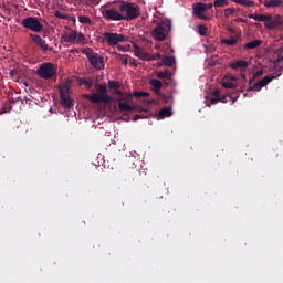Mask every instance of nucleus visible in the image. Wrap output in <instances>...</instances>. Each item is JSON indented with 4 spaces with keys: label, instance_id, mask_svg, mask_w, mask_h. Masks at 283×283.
I'll return each mask as SVG.
<instances>
[{
    "label": "nucleus",
    "instance_id": "50",
    "mask_svg": "<svg viewBox=\"0 0 283 283\" xmlns=\"http://www.w3.org/2000/svg\"><path fill=\"white\" fill-rule=\"evenodd\" d=\"M230 81H238V77L235 75H231Z\"/></svg>",
    "mask_w": 283,
    "mask_h": 283
},
{
    "label": "nucleus",
    "instance_id": "18",
    "mask_svg": "<svg viewBox=\"0 0 283 283\" xmlns=\"http://www.w3.org/2000/svg\"><path fill=\"white\" fill-rule=\"evenodd\" d=\"M134 54L142 61H149V53L143 51V49L137 44H134Z\"/></svg>",
    "mask_w": 283,
    "mask_h": 283
},
{
    "label": "nucleus",
    "instance_id": "43",
    "mask_svg": "<svg viewBox=\"0 0 283 283\" xmlns=\"http://www.w3.org/2000/svg\"><path fill=\"white\" fill-rule=\"evenodd\" d=\"M171 82H172V77H170V78H164V83H165V85H170L171 84Z\"/></svg>",
    "mask_w": 283,
    "mask_h": 283
},
{
    "label": "nucleus",
    "instance_id": "33",
    "mask_svg": "<svg viewBox=\"0 0 283 283\" xmlns=\"http://www.w3.org/2000/svg\"><path fill=\"white\" fill-rule=\"evenodd\" d=\"M208 28L203 24L198 25V32L201 36H205L207 34Z\"/></svg>",
    "mask_w": 283,
    "mask_h": 283
},
{
    "label": "nucleus",
    "instance_id": "35",
    "mask_svg": "<svg viewBox=\"0 0 283 283\" xmlns=\"http://www.w3.org/2000/svg\"><path fill=\"white\" fill-rule=\"evenodd\" d=\"M160 57H161L160 53L149 54V61H158V59Z\"/></svg>",
    "mask_w": 283,
    "mask_h": 283
},
{
    "label": "nucleus",
    "instance_id": "8",
    "mask_svg": "<svg viewBox=\"0 0 283 283\" xmlns=\"http://www.w3.org/2000/svg\"><path fill=\"white\" fill-rule=\"evenodd\" d=\"M62 40L70 44H81L85 41L84 33H77L76 30H70L63 34Z\"/></svg>",
    "mask_w": 283,
    "mask_h": 283
},
{
    "label": "nucleus",
    "instance_id": "3",
    "mask_svg": "<svg viewBox=\"0 0 283 283\" xmlns=\"http://www.w3.org/2000/svg\"><path fill=\"white\" fill-rule=\"evenodd\" d=\"M119 13H122L124 21H133L140 17V8L134 3L122 1Z\"/></svg>",
    "mask_w": 283,
    "mask_h": 283
},
{
    "label": "nucleus",
    "instance_id": "32",
    "mask_svg": "<svg viewBox=\"0 0 283 283\" xmlns=\"http://www.w3.org/2000/svg\"><path fill=\"white\" fill-rule=\"evenodd\" d=\"M54 17L57 18V19H62V20H69L70 19V15L64 14V13H62L60 11H55L54 12Z\"/></svg>",
    "mask_w": 283,
    "mask_h": 283
},
{
    "label": "nucleus",
    "instance_id": "31",
    "mask_svg": "<svg viewBox=\"0 0 283 283\" xmlns=\"http://www.w3.org/2000/svg\"><path fill=\"white\" fill-rule=\"evenodd\" d=\"M117 59H119V61L122 62L123 66H127L128 65V57H127V55L117 54Z\"/></svg>",
    "mask_w": 283,
    "mask_h": 283
},
{
    "label": "nucleus",
    "instance_id": "2",
    "mask_svg": "<svg viewBox=\"0 0 283 283\" xmlns=\"http://www.w3.org/2000/svg\"><path fill=\"white\" fill-rule=\"evenodd\" d=\"M96 93L93 94H83L82 97L84 99L90 101L93 104H108L112 102V97L108 95V88L106 84H96L95 85Z\"/></svg>",
    "mask_w": 283,
    "mask_h": 283
},
{
    "label": "nucleus",
    "instance_id": "51",
    "mask_svg": "<svg viewBox=\"0 0 283 283\" xmlns=\"http://www.w3.org/2000/svg\"><path fill=\"white\" fill-rule=\"evenodd\" d=\"M230 98L232 99V103H234L235 101H238L239 96H237V97L230 96Z\"/></svg>",
    "mask_w": 283,
    "mask_h": 283
},
{
    "label": "nucleus",
    "instance_id": "34",
    "mask_svg": "<svg viewBox=\"0 0 283 283\" xmlns=\"http://www.w3.org/2000/svg\"><path fill=\"white\" fill-rule=\"evenodd\" d=\"M223 87L228 90H234L237 88L235 84L233 82H223Z\"/></svg>",
    "mask_w": 283,
    "mask_h": 283
},
{
    "label": "nucleus",
    "instance_id": "58",
    "mask_svg": "<svg viewBox=\"0 0 283 283\" xmlns=\"http://www.w3.org/2000/svg\"><path fill=\"white\" fill-rule=\"evenodd\" d=\"M72 1H82V0H72Z\"/></svg>",
    "mask_w": 283,
    "mask_h": 283
},
{
    "label": "nucleus",
    "instance_id": "26",
    "mask_svg": "<svg viewBox=\"0 0 283 283\" xmlns=\"http://www.w3.org/2000/svg\"><path fill=\"white\" fill-rule=\"evenodd\" d=\"M261 44H262V42L260 40H255V41L244 44V49L253 50V49L260 46Z\"/></svg>",
    "mask_w": 283,
    "mask_h": 283
},
{
    "label": "nucleus",
    "instance_id": "7",
    "mask_svg": "<svg viewBox=\"0 0 283 283\" xmlns=\"http://www.w3.org/2000/svg\"><path fill=\"white\" fill-rule=\"evenodd\" d=\"M36 75L43 80H52L56 75V69L51 62H46L40 65Z\"/></svg>",
    "mask_w": 283,
    "mask_h": 283
},
{
    "label": "nucleus",
    "instance_id": "40",
    "mask_svg": "<svg viewBox=\"0 0 283 283\" xmlns=\"http://www.w3.org/2000/svg\"><path fill=\"white\" fill-rule=\"evenodd\" d=\"M227 31L231 34H235L237 33V30L230 25L227 27Z\"/></svg>",
    "mask_w": 283,
    "mask_h": 283
},
{
    "label": "nucleus",
    "instance_id": "37",
    "mask_svg": "<svg viewBox=\"0 0 283 283\" xmlns=\"http://www.w3.org/2000/svg\"><path fill=\"white\" fill-rule=\"evenodd\" d=\"M234 22L248 23L249 20H248V19H244V18H235V19H234Z\"/></svg>",
    "mask_w": 283,
    "mask_h": 283
},
{
    "label": "nucleus",
    "instance_id": "53",
    "mask_svg": "<svg viewBox=\"0 0 283 283\" xmlns=\"http://www.w3.org/2000/svg\"><path fill=\"white\" fill-rule=\"evenodd\" d=\"M171 30V22H168V31Z\"/></svg>",
    "mask_w": 283,
    "mask_h": 283
},
{
    "label": "nucleus",
    "instance_id": "55",
    "mask_svg": "<svg viewBox=\"0 0 283 283\" xmlns=\"http://www.w3.org/2000/svg\"><path fill=\"white\" fill-rule=\"evenodd\" d=\"M254 78H250L249 84H253Z\"/></svg>",
    "mask_w": 283,
    "mask_h": 283
},
{
    "label": "nucleus",
    "instance_id": "30",
    "mask_svg": "<svg viewBox=\"0 0 283 283\" xmlns=\"http://www.w3.org/2000/svg\"><path fill=\"white\" fill-rule=\"evenodd\" d=\"M235 12H237V9H234V8H227L223 10L224 17L227 19L230 18Z\"/></svg>",
    "mask_w": 283,
    "mask_h": 283
},
{
    "label": "nucleus",
    "instance_id": "38",
    "mask_svg": "<svg viewBox=\"0 0 283 283\" xmlns=\"http://www.w3.org/2000/svg\"><path fill=\"white\" fill-rule=\"evenodd\" d=\"M262 74H263V70L256 71V72L254 73V75H253V80H255L256 77L262 76Z\"/></svg>",
    "mask_w": 283,
    "mask_h": 283
},
{
    "label": "nucleus",
    "instance_id": "22",
    "mask_svg": "<svg viewBox=\"0 0 283 283\" xmlns=\"http://www.w3.org/2000/svg\"><path fill=\"white\" fill-rule=\"evenodd\" d=\"M163 63L167 67H172L176 63V59L174 56H165Z\"/></svg>",
    "mask_w": 283,
    "mask_h": 283
},
{
    "label": "nucleus",
    "instance_id": "49",
    "mask_svg": "<svg viewBox=\"0 0 283 283\" xmlns=\"http://www.w3.org/2000/svg\"><path fill=\"white\" fill-rule=\"evenodd\" d=\"M84 84H85L87 87H92V82H90V81H85Z\"/></svg>",
    "mask_w": 283,
    "mask_h": 283
},
{
    "label": "nucleus",
    "instance_id": "46",
    "mask_svg": "<svg viewBox=\"0 0 283 283\" xmlns=\"http://www.w3.org/2000/svg\"><path fill=\"white\" fill-rule=\"evenodd\" d=\"M241 77L243 81H247V73L245 71H241Z\"/></svg>",
    "mask_w": 283,
    "mask_h": 283
},
{
    "label": "nucleus",
    "instance_id": "47",
    "mask_svg": "<svg viewBox=\"0 0 283 283\" xmlns=\"http://www.w3.org/2000/svg\"><path fill=\"white\" fill-rule=\"evenodd\" d=\"M213 95H214L216 97H220V92H219L218 88L214 90Z\"/></svg>",
    "mask_w": 283,
    "mask_h": 283
},
{
    "label": "nucleus",
    "instance_id": "29",
    "mask_svg": "<svg viewBox=\"0 0 283 283\" xmlns=\"http://www.w3.org/2000/svg\"><path fill=\"white\" fill-rule=\"evenodd\" d=\"M213 6L214 8H224V6H228V0H216Z\"/></svg>",
    "mask_w": 283,
    "mask_h": 283
},
{
    "label": "nucleus",
    "instance_id": "54",
    "mask_svg": "<svg viewBox=\"0 0 283 283\" xmlns=\"http://www.w3.org/2000/svg\"><path fill=\"white\" fill-rule=\"evenodd\" d=\"M90 1H92L94 3H98L101 0H90Z\"/></svg>",
    "mask_w": 283,
    "mask_h": 283
},
{
    "label": "nucleus",
    "instance_id": "12",
    "mask_svg": "<svg viewBox=\"0 0 283 283\" xmlns=\"http://www.w3.org/2000/svg\"><path fill=\"white\" fill-rule=\"evenodd\" d=\"M273 80H276L275 76L273 74L271 75H265L263 78H261L260 81L255 82L253 84V86H249L247 88L248 92H260L261 88H263L264 86H266L269 83H271Z\"/></svg>",
    "mask_w": 283,
    "mask_h": 283
},
{
    "label": "nucleus",
    "instance_id": "48",
    "mask_svg": "<svg viewBox=\"0 0 283 283\" xmlns=\"http://www.w3.org/2000/svg\"><path fill=\"white\" fill-rule=\"evenodd\" d=\"M247 0H240L238 6H245Z\"/></svg>",
    "mask_w": 283,
    "mask_h": 283
},
{
    "label": "nucleus",
    "instance_id": "13",
    "mask_svg": "<svg viewBox=\"0 0 283 283\" xmlns=\"http://www.w3.org/2000/svg\"><path fill=\"white\" fill-rule=\"evenodd\" d=\"M151 35L155 40L163 42L168 35V30L163 23H158L151 31Z\"/></svg>",
    "mask_w": 283,
    "mask_h": 283
},
{
    "label": "nucleus",
    "instance_id": "1",
    "mask_svg": "<svg viewBox=\"0 0 283 283\" xmlns=\"http://www.w3.org/2000/svg\"><path fill=\"white\" fill-rule=\"evenodd\" d=\"M108 87L109 90L114 91L113 94L117 95V107H119L120 112L134 111L135 106L130 105V103H133L132 94L123 93L122 91H119L120 83L118 81L109 80Z\"/></svg>",
    "mask_w": 283,
    "mask_h": 283
},
{
    "label": "nucleus",
    "instance_id": "25",
    "mask_svg": "<svg viewBox=\"0 0 283 283\" xmlns=\"http://www.w3.org/2000/svg\"><path fill=\"white\" fill-rule=\"evenodd\" d=\"M239 38L238 36H232L231 39H226L223 41H221V43L226 44V45H230L233 46L235 44H238Z\"/></svg>",
    "mask_w": 283,
    "mask_h": 283
},
{
    "label": "nucleus",
    "instance_id": "56",
    "mask_svg": "<svg viewBox=\"0 0 283 283\" xmlns=\"http://www.w3.org/2000/svg\"><path fill=\"white\" fill-rule=\"evenodd\" d=\"M231 1H233L235 3H240L241 0H231Z\"/></svg>",
    "mask_w": 283,
    "mask_h": 283
},
{
    "label": "nucleus",
    "instance_id": "20",
    "mask_svg": "<svg viewBox=\"0 0 283 283\" xmlns=\"http://www.w3.org/2000/svg\"><path fill=\"white\" fill-rule=\"evenodd\" d=\"M157 77L160 80H171L172 78V73L168 70L160 71L157 73Z\"/></svg>",
    "mask_w": 283,
    "mask_h": 283
},
{
    "label": "nucleus",
    "instance_id": "45",
    "mask_svg": "<svg viewBox=\"0 0 283 283\" xmlns=\"http://www.w3.org/2000/svg\"><path fill=\"white\" fill-rule=\"evenodd\" d=\"M129 63H130L132 66H135V67L138 66V64L136 63V60H135V59L130 60Z\"/></svg>",
    "mask_w": 283,
    "mask_h": 283
},
{
    "label": "nucleus",
    "instance_id": "4",
    "mask_svg": "<svg viewBox=\"0 0 283 283\" xmlns=\"http://www.w3.org/2000/svg\"><path fill=\"white\" fill-rule=\"evenodd\" d=\"M82 53L86 55L88 59V63L93 65V69L96 71H103L105 67L104 57L101 56L98 53H95L92 49H84Z\"/></svg>",
    "mask_w": 283,
    "mask_h": 283
},
{
    "label": "nucleus",
    "instance_id": "39",
    "mask_svg": "<svg viewBox=\"0 0 283 283\" xmlns=\"http://www.w3.org/2000/svg\"><path fill=\"white\" fill-rule=\"evenodd\" d=\"M247 8H253L254 6V2L251 1V0H245V4H244Z\"/></svg>",
    "mask_w": 283,
    "mask_h": 283
},
{
    "label": "nucleus",
    "instance_id": "42",
    "mask_svg": "<svg viewBox=\"0 0 283 283\" xmlns=\"http://www.w3.org/2000/svg\"><path fill=\"white\" fill-rule=\"evenodd\" d=\"M19 101H22L20 97L17 98H10L9 102H11V104H17Z\"/></svg>",
    "mask_w": 283,
    "mask_h": 283
},
{
    "label": "nucleus",
    "instance_id": "11",
    "mask_svg": "<svg viewBox=\"0 0 283 283\" xmlns=\"http://www.w3.org/2000/svg\"><path fill=\"white\" fill-rule=\"evenodd\" d=\"M60 97L62 106H64V108H71L74 106V102L72 101L70 94V86L64 85L60 88Z\"/></svg>",
    "mask_w": 283,
    "mask_h": 283
},
{
    "label": "nucleus",
    "instance_id": "9",
    "mask_svg": "<svg viewBox=\"0 0 283 283\" xmlns=\"http://www.w3.org/2000/svg\"><path fill=\"white\" fill-rule=\"evenodd\" d=\"M104 19L108 21H124V14L119 11V3L103 11Z\"/></svg>",
    "mask_w": 283,
    "mask_h": 283
},
{
    "label": "nucleus",
    "instance_id": "44",
    "mask_svg": "<svg viewBox=\"0 0 283 283\" xmlns=\"http://www.w3.org/2000/svg\"><path fill=\"white\" fill-rule=\"evenodd\" d=\"M117 50L125 52L127 51V48L123 45H117Z\"/></svg>",
    "mask_w": 283,
    "mask_h": 283
},
{
    "label": "nucleus",
    "instance_id": "14",
    "mask_svg": "<svg viewBox=\"0 0 283 283\" xmlns=\"http://www.w3.org/2000/svg\"><path fill=\"white\" fill-rule=\"evenodd\" d=\"M29 36L32 41L43 51V52H52L53 48H50L41 36L36 35L35 33H30Z\"/></svg>",
    "mask_w": 283,
    "mask_h": 283
},
{
    "label": "nucleus",
    "instance_id": "52",
    "mask_svg": "<svg viewBox=\"0 0 283 283\" xmlns=\"http://www.w3.org/2000/svg\"><path fill=\"white\" fill-rule=\"evenodd\" d=\"M138 119H140V116L139 115H135L134 120H138Z\"/></svg>",
    "mask_w": 283,
    "mask_h": 283
},
{
    "label": "nucleus",
    "instance_id": "28",
    "mask_svg": "<svg viewBox=\"0 0 283 283\" xmlns=\"http://www.w3.org/2000/svg\"><path fill=\"white\" fill-rule=\"evenodd\" d=\"M219 102H221V103H227V102H228V101H227V96L214 97V98H211V99H210V103H211L212 105H214V104H217V103H219Z\"/></svg>",
    "mask_w": 283,
    "mask_h": 283
},
{
    "label": "nucleus",
    "instance_id": "27",
    "mask_svg": "<svg viewBox=\"0 0 283 283\" xmlns=\"http://www.w3.org/2000/svg\"><path fill=\"white\" fill-rule=\"evenodd\" d=\"M279 6H282V0H270L265 3V8H279Z\"/></svg>",
    "mask_w": 283,
    "mask_h": 283
},
{
    "label": "nucleus",
    "instance_id": "24",
    "mask_svg": "<svg viewBox=\"0 0 283 283\" xmlns=\"http://www.w3.org/2000/svg\"><path fill=\"white\" fill-rule=\"evenodd\" d=\"M149 94L148 93H145V92H134L133 94H130L132 96V103H129L130 106H133L134 104V97H138V98H142V97H147Z\"/></svg>",
    "mask_w": 283,
    "mask_h": 283
},
{
    "label": "nucleus",
    "instance_id": "15",
    "mask_svg": "<svg viewBox=\"0 0 283 283\" xmlns=\"http://www.w3.org/2000/svg\"><path fill=\"white\" fill-rule=\"evenodd\" d=\"M273 71L274 73L272 75L274 76V78L277 80L280 76H282L283 74V55L282 54H279V57L274 60Z\"/></svg>",
    "mask_w": 283,
    "mask_h": 283
},
{
    "label": "nucleus",
    "instance_id": "36",
    "mask_svg": "<svg viewBox=\"0 0 283 283\" xmlns=\"http://www.w3.org/2000/svg\"><path fill=\"white\" fill-rule=\"evenodd\" d=\"M12 105L9 104L8 106L3 107L0 114H9V112L12 109Z\"/></svg>",
    "mask_w": 283,
    "mask_h": 283
},
{
    "label": "nucleus",
    "instance_id": "41",
    "mask_svg": "<svg viewBox=\"0 0 283 283\" xmlns=\"http://www.w3.org/2000/svg\"><path fill=\"white\" fill-rule=\"evenodd\" d=\"M214 6V3H208V4H205V9H206V12L211 10V8Z\"/></svg>",
    "mask_w": 283,
    "mask_h": 283
},
{
    "label": "nucleus",
    "instance_id": "16",
    "mask_svg": "<svg viewBox=\"0 0 283 283\" xmlns=\"http://www.w3.org/2000/svg\"><path fill=\"white\" fill-rule=\"evenodd\" d=\"M206 12L205 3L198 2L193 4V15L197 17L200 20L208 21L210 18L208 15H205L202 13Z\"/></svg>",
    "mask_w": 283,
    "mask_h": 283
},
{
    "label": "nucleus",
    "instance_id": "23",
    "mask_svg": "<svg viewBox=\"0 0 283 283\" xmlns=\"http://www.w3.org/2000/svg\"><path fill=\"white\" fill-rule=\"evenodd\" d=\"M77 20L83 25H92V19L87 15H78Z\"/></svg>",
    "mask_w": 283,
    "mask_h": 283
},
{
    "label": "nucleus",
    "instance_id": "6",
    "mask_svg": "<svg viewBox=\"0 0 283 283\" xmlns=\"http://www.w3.org/2000/svg\"><path fill=\"white\" fill-rule=\"evenodd\" d=\"M21 25L24 29L32 31L34 33H41L43 30V24L36 17H27V18L22 19Z\"/></svg>",
    "mask_w": 283,
    "mask_h": 283
},
{
    "label": "nucleus",
    "instance_id": "21",
    "mask_svg": "<svg viewBox=\"0 0 283 283\" xmlns=\"http://www.w3.org/2000/svg\"><path fill=\"white\" fill-rule=\"evenodd\" d=\"M169 116H172V111L170 107H165L159 112V118H169Z\"/></svg>",
    "mask_w": 283,
    "mask_h": 283
},
{
    "label": "nucleus",
    "instance_id": "17",
    "mask_svg": "<svg viewBox=\"0 0 283 283\" xmlns=\"http://www.w3.org/2000/svg\"><path fill=\"white\" fill-rule=\"evenodd\" d=\"M229 67L232 70H240V72H247L249 69V62L244 60H238L229 64Z\"/></svg>",
    "mask_w": 283,
    "mask_h": 283
},
{
    "label": "nucleus",
    "instance_id": "57",
    "mask_svg": "<svg viewBox=\"0 0 283 283\" xmlns=\"http://www.w3.org/2000/svg\"><path fill=\"white\" fill-rule=\"evenodd\" d=\"M140 175L139 170H136V176Z\"/></svg>",
    "mask_w": 283,
    "mask_h": 283
},
{
    "label": "nucleus",
    "instance_id": "10",
    "mask_svg": "<svg viewBox=\"0 0 283 283\" xmlns=\"http://www.w3.org/2000/svg\"><path fill=\"white\" fill-rule=\"evenodd\" d=\"M103 38H104V41L108 43V45L111 46H115V45H118L119 43L127 41V39L125 38V35H123V33L106 32L104 33Z\"/></svg>",
    "mask_w": 283,
    "mask_h": 283
},
{
    "label": "nucleus",
    "instance_id": "19",
    "mask_svg": "<svg viewBox=\"0 0 283 283\" xmlns=\"http://www.w3.org/2000/svg\"><path fill=\"white\" fill-rule=\"evenodd\" d=\"M149 84L154 87V92L159 94V90L163 87L161 81L157 78H151Z\"/></svg>",
    "mask_w": 283,
    "mask_h": 283
},
{
    "label": "nucleus",
    "instance_id": "5",
    "mask_svg": "<svg viewBox=\"0 0 283 283\" xmlns=\"http://www.w3.org/2000/svg\"><path fill=\"white\" fill-rule=\"evenodd\" d=\"M248 19H252L258 22H265V28L268 30H273L281 25V21L279 19H273L272 15L268 14H248Z\"/></svg>",
    "mask_w": 283,
    "mask_h": 283
}]
</instances>
